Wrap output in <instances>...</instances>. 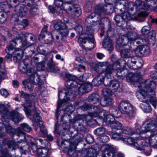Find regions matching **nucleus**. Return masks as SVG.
<instances>
[{
	"mask_svg": "<svg viewBox=\"0 0 157 157\" xmlns=\"http://www.w3.org/2000/svg\"><path fill=\"white\" fill-rule=\"evenodd\" d=\"M16 14L14 13L12 14V20L15 21H18V16L23 17L25 15L28 11V9L26 6L23 5H17L16 8L13 9Z\"/></svg>",
	"mask_w": 157,
	"mask_h": 157,
	"instance_id": "obj_19",
	"label": "nucleus"
},
{
	"mask_svg": "<svg viewBox=\"0 0 157 157\" xmlns=\"http://www.w3.org/2000/svg\"><path fill=\"white\" fill-rule=\"evenodd\" d=\"M19 92L21 94V97L23 98L25 101H27L29 99L28 102L25 104L24 110L26 114L28 115H32L31 109H33V108H34L35 111H36V109L35 108L34 106V102L33 100V99H34V98H35L36 94H33L32 95L29 96L23 91H19Z\"/></svg>",
	"mask_w": 157,
	"mask_h": 157,
	"instance_id": "obj_11",
	"label": "nucleus"
},
{
	"mask_svg": "<svg viewBox=\"0 0 157 157\" xmlns=\"http://www.w3.org/2000/svg\"><path fill=\"white\" fill-rule=\"evenodd\" d=\"M140 49L141 52H140L141 56H145L148 55L150 52V50L149 47L147 45H140Z\"/></svg>",
	"mask_w": 157,
	"mask_h": 157,
	"instance_id": "obj_43",
	"label": "nucleus"
},
{
	"mask_svg": "<svg viewBox=\"0 0 157 157\" xmlns=\"http://www.w3.org/2000/svg\"><path fill=\"white\" fill-rule=\"evenodd\" d=\"M28 22L27 20L23 19L21 22L17 24H16L15 27L18 30L25 29L28 25Z\"/></svg>",
	"mask_w": 157,
	"mask_h": 157,
	"instance_id": "obj_42",
	"label": "nucleus"
},
{
	"mask_svg": "<svg viewBox=\"0 0 157 157\" xmlns=\"http://www.w3.org/2000/svg\"><path fill=\"white\" fill-rule=\"evenodd\" d=\"M54 28L58 31L62 37L67 36L69 33V30L66 24L61 21H58L54 25Z\"/></svg>",
	"mask_w": 157,
	"mask_h": 157,
	"instance_id": "obj_23",
	"label": "nucleus"
},
{
	"mask_svg": "<svg viewBox=\"0 0 157 157\" xmlns=\"http://www.w3.org/2000/svg\"><path fill=\"white\" fill-rule=\"evenodd\" d=\"M111 110L112 113V115H111L110 114H109L106 111L104 110L101 111V109H100V111L98 113V118H99V119L101 120V117H99V114L103 111H105L108 113L107 114H105L104 116H103V115H102L103 117V119L106 118L108 115H111V116H113V118H114V117H119L121 116L120 114L118 113V111L116 110V109L115 108L112 109Z\"/></svg>",
	"mask_w": 157,
	"mask_h": 157,
	"instance_id": "obj_39",
	"label": "nucleus"
},
{
	"mask_svg": "<svg viewBox=\"0 0 157 157\" xmlns=\"http://www.w3.org/2000/svg\"><path fill=\"white\" fill-rule=\"evenodd\" d=\"M29 76L27 77L28 79L22 82V83L25 87V90L29 91H32L33 89V85L35 84H39L41 85L42 80L40 78H44V76H39L37 73H35L33 69L29 71Z\"/></svg>",
	"mask_w": 157,
	"mask_h": 157,
	"instance_id": "obj_6",
	"label": "nucleus"
},
{
	"mask_svg": "<svg viewBox=\"0 0 157 157\" xmlns=\"http://www.w3.org/2000/svg\"><path fill=\"white\" fill-rule=\"evenodd\" d=\"M108 63L107 62H101L98 63L96 65L95 68V71L96 72H98L99 70L98 69H100V68L106 66L107 65Z\"/></svg>",
	"mask_w": 157,
	"mask_h": 157,
	"instance_id": "obj_50",
	"label": "nucleus"
},
{
	"mask_svg": "<svg viewBox=\"0 0 157 157\" xmlns=\"http://www.w3.org/2000/svg\"><path fill=\"white\" fill-rule=\"evenodd\" d=\"M92 21H93L88 17L86 18L85 21V26L87 29H88L87 30L88 31L89 29H91V28L94 25V24L92 22Z\"/></svg>",
	"mask_w": 157,
	"mask_h": 157,
	"instance_id": "obj_46",
	"label": "nucleus"
},
{
	"mask_svg": "<svg viewBox=\"0 0 157 157\" xmlns=\"http://www.w3.org/2000/svg\"><path fill=\"white\" fill-rule=\"evenodd\" d=\"M131 57L128 58L129 59L127 61V66L130 68H133L132 67L136 64V60L135 58Z\"/></svg>",
	"mask_w": 157,
	"mask_h": 157,
	"instance_id": "obj_45",
	"label": "nucleus"
},
{
	"mask_svg": "<svg viewBox=\"0 0 157 157\" xmlns=\"http://www.w3.org/2000/svg\"><path fill=\"white\" fill-rule=\"evenodd\" d=\"M126 80L135 87L139 89L136 95L138 99L143 102L140 104V107L145 112L149 113L151 110V107L149 102L156 109L157 98L149 94V92H152L154 90L156 86L155 82L151 79H147L144 83H140V81L138 80L137 75L132 73L128 74L126 76Z\"/></svg>",
	"mask_w": 157,
	"mask_h": 157,
	"instance_id": "obj_1",
	"label": "nucleus"
},
{
	"mask_svg": "<svg viewBox=\"0 0 157 157\" xmlns=\"http://www.w3.org/2000/svg\"><path fill=\"white\" fill-rule=\"evenodd\" d=\"M105 3L108 5H119L123 7L120 10L124 12L121 14V17L124 20H130L132 19L131 16L136 13L135 11H133L134 3L132 2H128L126 0H105Z\"/></svg>",
	"mask_w": 157,
	"mask_h": 157,
	"instance_id": "obj_3",
	"label": "nucleus"
},
{
	"mask_svg": "<svg viewBox=\"0 0 157 157\" xmlns=\"http://www.w3.org/2000/svg\"><path fill=\"white\" fill-rule=\"evenodd\" d=\"M67 13L69 14H74L75 16L78 17L81 14L82 11L80 9L78 5L76 4L72 5L71 4L69 6L66 11Z\"/></svg>",
	"mask_w": 157,
	"mask_h": 157,
	"instance_id": "obj_25",
	"label": "nucleus"
},
{
	"mask_svg": "<svg viewBox=\"0 0 157 157\" xmlns=\"http://www.w3.org/2000/svg\"><path fill=\"white\" fill-rule=\"evenodd\" d=\"M66 82L65 83L66 87L70 89L75 87L78 85L80 86L78 87L79 93L83 94L88 92L92 90L91 85L89 82H84L82 85L78 84L77 80H76V77L69 74H67L66 75Z\"/></svg>",
	"mask_w": 157,
	"mask_h": 157,
	"instance_id": "obj_5",
	"label": "nucleus"
},
{
	"mask_svg": "<svg viewBox=\"0 0 157 157\" xmlns=\"http://www.w3.org/2000/svg\"><path fill=\"white\" fill-rule=\"evenodd\" d=\"M133 47H134V45L131 44L130 45L129 50L124 49L122 50L121 52V56L123 58L131 57V56L133 55V52L132 51V50L134 49Z\"/></svg>",
	"mask_w": 157,
	"mask_h": 157,
	"instance_id": "obj_33",
	"label": "nucleus"
},
{
	"mask_svg": "<svg viewBox=\"0 0 157 157\" xmlns=\"http://www.w3.org/2000/svg\"><path fill=\"white\" fill-rule=\"evenodd\" d=\"M113 10L110 6L105 5L102 8H99L98 6H95L94 12L92 13L87 17L93 19L97 16L98 19H100V15L102 14H109L112 12Z\"/></svg>",
	"mask_w": 157,
	"mask_h": 157,
	"instance_id": "obj_17",
	"label": "nucleus"
},
{
	"mask_svg": "<svg viewBox=\"0 0 157 157\" xmlns=\"http://www.w3.org/2000/svg\"><path fill=\"white\" fill-rule=\"evenodd\" d=\"M118 109L122 113L125 114L130 119H132L135 116V113L132 105L128 102L122 101L120 103Z\"/></svg>",
	"mask_w": 157,
	"mask_h": 157,
	"instance_id": "obj_14",
	"label": "nucleus"
},
{
	"mask_svg": "<svg viewBox=\"0 0 157 157\" xmlns=\"http://www.w3.org/2000/svg\"><path fill=\"white\" fill-rule=\"evenodd\" d=\"M25 0H0V8L5 12L9 11L10 8L15 9L19 2H23Z\"/></svg>",
	"mask_w": 157,
	"mask_h": 157,
	"instance_id": "obj_16",
	"label": "nucleus"
},
{
	"mask_svg": "<svg viewBox=\"0 0 157 157\" xmlns=\"http://www.w3.org/2000/svg\"><path fill=\"white\" fill-rule=\"evenodd\" d=\"M143 139L147 142H149V144L154 147H157V133L156 134H152L150 136L147 135V137Z\"/></svg>",
	"mask_w": 157,
	"mask_h": 157,
	"instance_id": "obj_31",
	"label": "nucleus"
},
{
	"mask_svg": "<svg viewBox=\"0 0 157 157\" xmlns=\"http://www.w3.org/2000/svg\"><path fill=\"white\" fill-rule=\"evenodd\" d=\"M17 132V135L20 136V134L23 135L24 140H20L17 142H15L13 140H9L8 139H5L3 141V144H7L8 147L12 150H15L17 148L21 151V153L26 154L29 149V146L27 145L25 140V136L24 135V132L21 130L20 128H17L16 130Z\"/></svg>",
	"mask_w": 157,
	"mask_h": 157,
	"instance_id": "obj_4",
	"label": "nucleus"
},
{
	"mask_svg": "<svg viewBox=\"0 0 157 157\" xmlns=\"http://www.w3.org/2000/svg\"><path fill=\"white\" fill-rule=\"evenodd\" d=\"M108 113L105 111H103L99 114V117L102 122H105L106 124L110 125L112 128L116 129H120L122 126V124L120 122L114 120V118L111 115H108L106 118L103 119L102 115L104 116L107 114Z\"/></svg>",
	"mask_w": 157,
	"mask_h": 157,
	"instance_id": "obj_13",
	"label": "nucleus"
},
{
	"mask_svg": "<svg viewBox=\"0 0 157 157\" xmlns=\"http://www.w3.org/2000/svg\"><path fill=\"white\" fill-rule=\"evenodd\" d=\"M136 133H139L141 138H144L147 137L146 132L150 131L153 132L157 127V117L151 119L148 123L144 125V130L141 129L140 125L137 123L136 124Z\"/></svg>",
	"mask_w": 157,
	"mask_h": 157,
	"instance_id": "obj_10",
	"label": "nucleus"
},
{
	"mask_svg": "<svg viewBox=\"0 0 157 157\" xmlns=\"http://www.w3.org/2000/svg\"><path fill=\"white\" fill-rule=\"evenodd\" d=\"M49 67L50 71L51 72L56 73L59 70V69L57 67L53 65H50Z\"/></svg>",
	"mask_w": 157,
	"mask_h": 157,
	"instance_id": "obj_60",
	"label": "nucleus"
},
{
	"mask_svg": "<svg viewBox=\"0 0 157 157\" xmlns=\"http://www.w3.org/2000/svg\"><path fill=\"white\" fill-rule=\"evenodd\" d=\"M134 49L132 50L133 53L134 52L136 56H137L141 57V50L140 46L136 47L134 45V47H133Z\"/></svg>",
	"mask_w": 157,
	"mask_h": 157,
	"instance_id": "obj_49",
	"label": "nucleus"
},
{
	"mask_svg": "<svg viewBox=\"0 0 157 157\" xmlns=\"http://www.w3.org/2000/svg\"><path fill=\"white\" fill-rule=\"evenodd\" d=\"M30 33H25L24 35L22 33L19 34L16 31L13 30L8 33V34L11 36L12 40H15L17 42L19 41V42H21V44L23 46H25L27 45L26 39L27 37H29Z\"/></svg>",
	"mask_w": 157,
	"mask_h": 157,
	"instance_id": "obj_18",
	"label": "nucleus"
},
{
	"mask_svg": "<svg viewBox=\"0 0 157 157\" xmlns=\"http://www.w3.org/2000/svg\"><path fill=\"white\" fill-rule=\"evenodd\" d=\"M140 136L137 137H128L127 138H123L122 139L123 142L127 145L133 146L136 149V145L137 144L139 145V141H141V139Z\"/></svg>",
	"mask_w": 157,
	"mask_h": 157,
	"instance_id": "obj_26",
	"label": "nucleus"
},
{
	"mask_svg": "<svg viewBox=\"0 0 157 157\" xmlns=\"http://www.w3.org/2000/svg\"><path fill=\"white\" fill-rule=\"evenodd\" d=\"M35 148L33 150V151H36L37 150V155L39 157H47L48 155L49 149L48 148L41 147L38 148H36V146L35 145H33L32 147V149Z\"/></svg>",
	"mask_w": 157,
	"mask_h": 157,
	"instance_id": "obj_27",
	"label": "nucleus"
},
{
	"mask_svg": "<svg viewBox=\"0 0 157 157\" xmlns=\"http://www.w3.org/2000/svg\"><path fill=\"white\" fill-rule=\"evenodd\" d=\"M138 142L139 145L137 144L136 145V149L141 150V152L146 155H150L151 152V148L146 140L141 139V141H139Z\"/></svg>",
	"mask_w": 157,
	"mask_h": 157,
	"instance_id": "obj_20",
	"label": "nucleus"
},
{
	"mask_svg": "<svg viewBox=\"0 0 157 157\" xmlns=\"http://www.w3.org/2000/svg\"><path fill=\"white\" fill-rule=\"evenodd\" d=\"M21 126L24 131L27 132H29L32 130L31 128L26 123H23L21 124Z\"/></svg>",
	"mask_w": 157,
	"mask_h": 157,
	"instance_id": "obj_52",
	"label": "nucleus"
},
{
	"mask_svg": "<svg viewBox=\"0 0 157 157\" xmlns=\"http://www.w3.org/2000/svg\"><path fill=\"white\" fill-rule=\"evenodd\" d=\"M112 104V99L109 97H107L105 98L103 101H101L100 102V104L101 105L103 106L111 105Z\"/></svg>",
	"mask_w": 157,
	"mask_h": 157,
	"instance_id": "obj_44",
	"label": "nucleus"
},
{
	"mask_svg": "<svg viewBox=\"0 0 157 157\" xmlns=\"http://www.w3.org/2000/svg\"><path fill=\"white\" fill-rule=\"evenodd\" d=\"M113 33V31L110 29H109L106 32H105L103 30L101 29V33H100V35L101 36H102L103 35L106 34L109 37L112 35Z\"/></svg>",
	"mask_w": 157,
	"mask_h": 157,
	"instance_id": "obj_54",
	"label": "nucleus"
},
{
	"mask_svg": "<svg viewBox=\"0 0 157 157\" xmlns=\"http://www.w3.org/2000/svg\"><path fill=\"white\" fill-rule=\"evenodd\" d=\"M104 84L106 88L103 89L102 93L105 96H108L112 95L114 94L115 96H119L120 93L117 91L119 87V84L118 81L116 80L110 81V78L105 79L104 81Z\"/></svg>",
	"mask_w": 157,
	"mask_h": 157,
	"instance_id": "obj_8",
	"label": "nucleus"
},
{
	"mask_svg": "<svg viewBox=\"0 0 157 157\" xmlns=\"http://www.w3.org/2000/svg\"><path fill=\"white\" fill-rule=\"evenodd\" d=\"M63 0H55L54 3L55 6L59 10H61L62 9H63L66 11L69 6V4L68 3H67L66 2H65L63 3Z\"/></svg>",
	"mask_w": 157,
	"mask_h": 157,
	"instance_id": "obj_36",
	"label": "nucleus"
},
{
	"mask_svg": "<svg viewBox=\"0 0 157 157\" xmlns=\"http://www.w3.org/2000/svg\"><path fill=\"white\" fill-rule=\"evenodd\" d=\"M86 142L88 144L92 143L94 141V139L92 136L88 134L86 138Z\"/></svg>",
	"mask_w": 157,
	"mask_h": 157,
	"instance_id": "obj_56",
	"label": "nucleus"
},
{
	"mask_svg": "<svg viewBox=\"0 0 157 157\" xmlns=\"http://www.w3.org/2000/svg\"><path fill=\"white\" fill-rule=\"evenodd\" d=\"M33 120L34 121L33 125L35 127V130L36 131L37 130L38 128V125L39 124L41 132L44 135H46L47 134V131L43 125L42 120L39 116L38 113L36 112L34 114Z\"/></svg>",
	"mask_w": 157,
	"mask_h": 157,
	"instance_id": "obj_22",
	"label": "nucleus"
},
{
	"mask_svg": "<svg viewBox=\"0 0 157 157\" xmlns=\"http://www.w3.org/2000/svg\"><path fill=\"white\" fill-rule=\"evenodd\" d=\"M76 148V145L75 144H71L68 149V155L72 156L75 152Z\"/></svg>",
	"mask_w": 157,
	"mask_h": 157,
	"instance_id": "obj_47",
	"label": "nucleus"
},
{
	"mask_svg": "<svg viewBox=\"0 0 157 157\" xmlns=\"http://www.w3.org/2000/svg\"><path fill=\"white\" fill-rule=\"evenodd\" d=\"M10 118L15 123L19 122L24 118V116L16 111H12L10 113Z\"/></svg>",
	"mask_w": 157,
	"mask_h": 157,
	"instance_id": "obj_32",
	"label": "nucleus"
},
{
	"mask_svg": "<svg viewBox=\"0 0 157 157\" xmlns=\"http://www.w3.org/2000/svg\"><path fill=\"white\" fill-rule=\"evenodd\" d=\"M47 27L46 26H44L43 29H42V31L43 32H45L46 34L50 36L51 37L50 39V41H52V40L53 38V36L52 34H51L49 32H47Z\"/></svg>",
	"mask_w": 157,
	"mask_h": 157,
	"instance_id": "obj_57",
	"label": "nucleus"
},
{
	"mask_svg": "<svg viewBox=\"0 0 157 157\" xmlns=\"http://www.w3.org/2000/svg\"><path fill=\"white\" fill-rule=\"evenodd\" d=\"M150 29V26L148 25L147 26L143 27L141 30V32L143 35H146L148 34L147 35L148 38L144 39L145 42L148 44H150V42H152L153 41L155 40L156 36L155 31L152 30L149 32Z\"/></svg>",
	"mask_w": 157,
	"mask_h": 157,
	"instance_id": "obj_21",
	"label": "nucleus"
},
{
	"mask_svg": "<svg viewBox=\"0 0 157 157\" xmlns=\"http://www.w3.org/2000/svg\"><path fill=\"white\" fill-rule=\"evenodd\" d=\"M7 53V55L5 58V60L8 62H11L12 60V57L13 56L12 54H9V53Z\"/></svg>",
	"mask_w": 157,
	"mask_h": 157,
	"instance_id": "obj_62",
	"label": "nucleus"
},
{
	"mask_svg": "<svg viewBox=\"0 0 157 157\" xmlns=\"http://www.w3.org/2000/svg\"><path fill=\"white\" fill-rule=\"evenodd\" d=\"M105 129L103 127L98 128L94 131V133L97 136H99L105 133Z\"/></svg>",
	"mask_w": 157,
	"mask_h": 157,
	"instance_id": "obj_48",
	"label": "nucleus"
},
{
	"mask_svg": "<svg viewBox=\"0 0 157 157\" xmlns=\"http://www.w3.org/2000/svg\"><path fill=\"white\" fill-rule=\"evenodd\" d=\"M147 5L144 4V2L141 0H137L135 1L134 5L133 7V11H135L137 12L138 10H140L141 9L143 10L138 14V16L141 17H146L149 14V11L150 10L152 9L151 6L148 3L149 2L151 3H153L154 4H156L157 0H145Z\"/></svg>",
	"mask_w": 157,
	"mask_h": 157,
	"instance_id": "obj_7",
	"label": "nucleus"
},
{
	"mask_svg": "<svg viewBox=\"0 0 157 157\" xmlns=\"http://www.w3.org/2000/svg\"><path fill=\"white\" fill-rule=\"evenodd\" d=\"M65 94L64 99L62 100H58L57 101V106L56 110V117H58L59 114L58 109L60 108L61 105L63 104L64 105H67V101H73L75 100L76 96V93L75 91L72 90H66L65 89H62L60 91H59L58 96L59 99H60V97L63 94Z\"/></svg>",
	"mask_w": 157,
	"mask_h": 157,
	"instance_id": "obj_9",
	"label": "nucleus"
},
{
	"mask_svg": "<svg viewBox=\"0 0 157 157\" xmlns=\"http://www.w3.org/2000/svg\"><path fill=\"white\" fill-rule=\"evenodd\" d=\"M29 64L25 62H20L19 64L18 68L19 70L21 72L22 74H27L28 76H29V72L31 71V69H33L35 73H36V71L34 68H31L30 69L28 70V66Z\"/></svg>",
	"mask_w": 157,
	"mask_h": 157,
	"instance_id": "obj_28",
	"label": "nucleus"
},
{
	"mask_svg": "<svg viewBox=\"0 0 157 157\" xmlns=\"http://www.w3.org/2000/svg\"><path fill=\"white\" fill-rule=\"evenodd\" d=\"M17 43L15 40H12L10 42V45L7 46L5 50L7 53H10L11 51L14 50L12 54L13 57L15 61L18 62L22 58L23 51L22 49L19 48H16Z\"/></svg>",
	"mask_w": 157,
	"mask_h": 157,
	"instance_id": "obj_12",
	"label": "nucleus"
},
{
	"mask_svg": "<svg viewBox=\"0 0 157 157\" xmlns=\"http://www.w3.org/2000/svg\"><path fill=\"white\" fill-rule=\"evenodd\" d=\"M24 2L25 6H29L33 2V0H25Z\"/></svg>",
	"mask_w": 157,
	"mask_h": 157,
	"instance_id": "obj_64",
	"label": "nucleus"
},
{
	"mask_svg": "<svg viewBox=\"0 0 157 157\" xmlns=\"http://www.w3.org/2000/svg\"><path fill=\"white\" fill-rule=\"evenodd\" d=\"M3 124L2 123L0 122V138H1L4 137L5 135V133L2 132V126Z\"/></svg>",
	"mask_w": 157,
	"mask_h": 157,
	"instance_id": "obj_63",
	"label": "nucleus"
},
{
	"mask_svg": "<svg viewBox=\"0 0 157 157\" xmlns=\"http://www.w3.org/2000/svg\"><path fill=\"white\" fill-rule=\"evenodd\" d=\"M114 19L116 22L117 25L119 26H121V25L119 24H120L122 20H123L122 18L121 15V16L118 15H116L114 17Z\"/></svg>",
	"mask_w": 157,
	"mask_h": 157,
	"instance_id": "obj_55",
	"label": "nucleus"
},
{
	"mask_svg": "<svg viewBox=\"0 0 157 157\" xmlns=\"http://www.w3.org/2000/svg\"><path fill=\"white\" fill-rule=\"evenodd\" d=\"M102 45L105 48L109 51H111L113 48L112 41L109 36L104 38L102 42Z\"/></svg>",
	"mask_w": 157,
	"mask_h": 157,
	"instance_id": "obj_34",
	"label": "nucleus"
},
{
	"mask_svg": "<svg viewBox=\"0 0 157 157\" xmlns=\"http://www.w3.org/2000/svg\"><path fill=\"white\" fill-rule=\"evenodd\" d=\"M0 93L1 95L5 98L7 97L9 95V93L5 89L2 88L0 90Z\"/></svg>",
	"mask_w": 157,
	"mask_h": 157,
	"instance_id": "obj_59",
	"label": "nucleus"
},
{
	"mask_svg": "<svg viewBox=\"0 0 157 157\" xmlns=\"http://www.w3.org/2000/svg\"><path fill=\"white\" fill-rule=\"evenodd\" d=\"M39 12L38 9L36 6H32L29 10L30 14L32 15H35L38 14Z\"/></svg>",
	"mask_w": 157,
	"mask_h": 157,
	"instance_id": "obj_51",
	"label": "nucleus"
},
{
	"mask_svg": "<svg viewBox=\"0 0 157 157\" xmlns=\"http://www.w3.org/2000/svg\"><path fill=\"white\" fill-rule=\"evenodd\" d=\"M6 14L3 12H0V23H3L6 21V17L5 16Z\"/></svg>",
	"mask_w": 157,
	"mask_h": 157,
	"instance_id": "obj_61",
	"label": "nucleus"
},
{
	"mask_svg": "<svg viewBox=\"0 0 157 157\" xmlns=\"http://www.w3.org/2000/svg\"><path fill=\"white\" fill-rule=\"evenodd\" d=\"M81 110L83 111H86L91 109V111H92L91 112H93L94 111L98 112V114L100 111V108L97 106H94L92 108L91 107V105L88 104H85L83 105L81 107Z\"/></svg>",
	"mask_w": 157,
	"mask_h": 157,
	"instance_id": "obj_38",
	"label": "nucleus"
},
{
	"mask_svg": "<svg viewBox=\"0 0 157 157\" xmlns=\"http://www.w3.org/2000/svg\"><path fill=\"white\" fill-rule=\"evenodd\" d=\"M135 127L136 128L135 132L133 131L130 128L128 127L123 128L121 129V130L123 133L127 135H132L134 134H139V133H138L136 132V129L137 127L136 126V124H135Z\"/></svg>",
	"mask_w": 157,
	"mask_h": 157,
	"instance_id": "obj_40",
	"label": "nucleus"
},
{
	"mask_svg": "<svg viewBox=\"0 0 157 157\" xmlns=\"http://www.w3.org/2000/svg\"><path fill=\"white\" fill-rule=\"evenodd\" d=\"M112 138L116 140H118L122 138V136L120 133L114 132L112 135Z\"/></svg>",
	"mask_w": 157,
	"mask_h": 157,
	"instance_id": "obj_53",
	"label": "nucleus"
},
{
	"mask_svg": "<svg viewBox=\"0 0 157 157\" xmlns=\"http://www.w3.org/2000/svg\"><path fill=\"white\" fill-rule=\"evenodd\" d=\"M64 104H63L60 107L62 106H67V107L64 110H61V111L59 110V109H58V111H59V114H58V117H56V118L58 119L59 117V116H62V115H61L60 113H61V112H62V113H67V112H69V113H71L73 112L75 110V108L70 103L68 102L67 103V105H64Z\"/></svg>",
	"mask_w": 157,
	"mask_h": 157,
	"instance_id": "obj_35",
	"label": "nucleus"
},
{
	"mask_svg": "<svg viewBox=\"0 0 157 157\" xmlns=\"http://www.w3.org/2000/svg\"><path fill=\"white\" fill-rule=\"evenodd\" d=\"M86 40H87L90 43L92 44V47L89 48L90 49H93L95 46V40L93 35L88 34L87 36L83 38L80 37L78 40V41H80L82 43L85 44L86 43Z\"/></svg>",
	"mask_w": 157,
	"mask_h": 157,
	"instance_id": "obj_30",
	"label": "nucleus"
},
{
	"mask_svg": "<svg viewBox=\"0 0 157 157\" xmlns=\"http://www.w3.org/2000/svg\"><path fill=\"white\" fill-rule=\"evenodd\" d=\"M139 38V35L136 33L129 32L127 33L126 36L123 35L121 38L120 37L117 43L121 46L125 45L129 42H130V45L133 44L132 43Z\"/></svg>",
	"mask_w": 157,
	"mask_h": 157,
	"instance_id": "obj_15",
	"label": "nucleus"
},
{
	"mask_svg": "<svg viewBox=\"0 0 157 157\" xmlns=\"http://www.w3.org/2000/svg\"><path fill=\"white\" fill-rule=\"evenodd\" d=\"M101 150L103 152L101 157H113L114 147L111 144L103 145Z\"/></svg>",
	"mask_w": 157,
	"mask_h": 157,
	"instance_id": "obj_24",
	"label": "nucleus"
},
{
	"mask_svg": "<svg viewBox=\"0 0 157 157\" xmlns=\"http://www.w3.org/2000/svg\"><path fill=\"white\" fill-rule=\"evenodd\" d=\"M10 106L9 103L7 101L5 102L4 104H0V115L2 117V118H9L7 116L8 113L7 108Z\"/></svg>",
	"mask_w": 157,
	"mask_h": 157,
	"instance_id": "obj_29",
	"label": "nucleus"
},
{
	"mask_svg": "<svg viewBox=\"0 0 157 157\" xmlns=\"http://www.w3.org/2000/svg\"><path fill=\"white\" fill-rule=\"evenodd\" d=\"M99 140L103 143H106L108 142L109 140V137L106 135L103 136L99 138Z\"/></svg>",
	"mask_w": 157,
	"mask_h": 157,
	"instance_id": "obj_58",
	"label": "nucleus"
},
{
	"mask_svg": "<svg viewBox=\"0 0 157 157\" xmlns=\"http://www.w3.org/2000/svg\"><path fill=\"white\" fill-rule=\"evenodd\" d=\"M99 98V96L98 94H92L89 97V101L90 103H96L98 101Z\"/></svg>",
	"mask_w": 157,
	"mask_h": 157,
	"instance_id": "obj_41",
	"label": "nucleus"
},
{
	"mask_svg": "<svg viewBox=\"0 0 157 157\" xmlns=\"http://www.w3.org/2000/svg\"><path fill=\"white\" fill-rule=\"evenodd\" d=\"M82 117L84 121L83 122H84V121H85L86 123L92 121L93 120L92 118L93 117H98V119H99L98 118V112L94 111L93 112L89 113L88 115H83Z\"/></svg>",
	"mask_w": 157,
	"mask_h": 157,
	"instance_id": "obj_37",
	"label": "nucleus"
},
{
	"mask_svg": "<svg viewBox=\"0 0 157 157\" xmlns=\"http://www.w3.org/2000/svg\"><path fill=\"white\" fill-rule=\"evenodd\" d=\"M121 64H117L114 63L113 65L110 64L108 65L105 71L102 70L99 73L95 78L93 80L92 82V84L95 86H98L101 84L104 80V77H106V78H111L112 77V74L113 69H116V75L117 77L121 79H123L125 76L126 75H123L122 73L123 71L124 73L125 71H127L126 70L123 69L121 68L122 64L125 63L126 61L124 60H122L121 61ZM130 72H129V73ZM129 73H128V74Z\"/></svg>",
	"mask_w": 157,
	"mask_h": 157,
	"instance_id": "obj_2",
	"label": "nucleus"
}]
</instances>
